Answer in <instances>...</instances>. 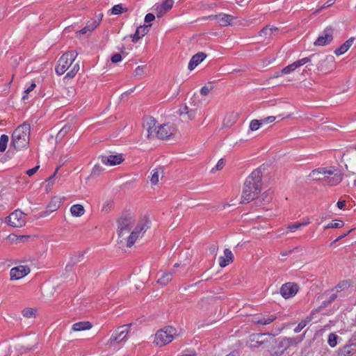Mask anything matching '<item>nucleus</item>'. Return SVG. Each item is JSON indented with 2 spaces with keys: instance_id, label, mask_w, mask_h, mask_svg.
Here are the masks:
<instances>
[{
  "instance_id": "60",
  "label": "nucleus",
  "mask_w": 356,
  "mask_h": 356,
  "mask_svg": "<svg viewBox=\"0 0 356 356\" xmlns=\"http://www.w3.org/2000/svg\"><path fill=\"white\" fill-rule=\"evenodd\" d=\"M154 19H155V16L154 14L147 13L145 17V22L146 23H149L151 22H152L153 20H154Z\"/></svg>"
},
{
  "instance_id": "9",
  "label": "nucleus",
  "mask_w": 356,
  "mask_h": 356,
  "mask_svg": "<svg viewBox=\"0 0 356 356\" xmlns=\"http://www.w3.org/2000/svg\"><path fill=\"white\" fill-rule=\"evenodd\" d=\"M334 29L331 27L325 29L321 35H320L314 42L315 46H325L330 44L333 40Z\"/></svg>"
},
{
  "instance_id": "23",
  "label": "nucleus",
  "mask_w": 356,
  "mask_h": 356,
  "mask_svg": "<svg viewBox=\"0 0 356 356\" xmlns=\"http://www.w3.org/2000/svg\"><path fill=\"white\" fill-rule=\"evenodd\" d=\"M355 41V38L351 37L347 40L343 44L334 50V54L337 56H340L346 53L349 48L353 45Z\"/></svg>"
},
{
  "instance_id": "28",
  "label": "nucleus",
  "mask_w": 356,
  "mask_h": 356,
  "mask_svg": "<svg viewBox=\"0 0 356 356\" xmlns=\"http://www.w3.org/2000/svg\"><path fill=\"white\" fill-rule=\"evenodd\" d=\"M70 212L73 216L80 217L84 214L85 209L81 204H74L70 208Z\"/></svg>"
},
{
  "instance_id": "7",
  "label": "nucleus",
  "mask_w": 356,
  "mask_h": 356,
  "mask_svg": "<svg viewBox=\"0 0 356 356\" xmlns=\"http://www.w3.org/2000/svg\"><path fill=\"white\" fill-rule=\"evenodd\" d=\"M6 222L14 227H22L26 224V215L19 210H15L7 218Z\"/></svg>"
},
{
  "instance_id": "20",
  "label": "nucleus",
  "mask_w": 356,
  "mask_h": 356,
  "mask_svg": "<svg viewBox=\"0 0 356 356\" xmlns=\"http://www.w3.org/2000/svg\"><path fill=\"white\" fill-rule=\"evenodd\" d=\"M234 259V256L232 251L226 248L224 250V256H221L219 257V265L222 268H225L229 264L232 263Z\"/></svg>"
},
{
  "instance_id": "35",
  "label": "nucleus",
  "mask_w": 356,
  "mask_h": 356,
  "mask_svg": "<svg viewBox=\"0 0 356 356\" xmlns=\"http://www.w3.org/2000/svg\"><path fill=\"white\" fill-rule=\"evenodd\" d=\"M344 226V222L341 220H334L332 222L327 224L325 227L324 229H337L341 228Z\"/></svg>"
},
{
  "instance_id": "42",
  "label": "nucleus",
  "mask_w": 356,
  "mask_h": 356,
  "mask_svg": "<svg viewBox=\"0 0 356 356\" xmlns=\"http://www.w3.org/2000/svg\"><path fill=\"white\" fill-rule=\"evenodd\" d=\"M339 337L334 333H330L328 335L327 343L331 347H335L337 344V339Z\"/></svg>"
},
{
  "instance_id": "12",
  "label": "nucleus",
  "mask_w": 356,
  "mask_h": 356,
  "mask_svg": "<svg viewBox=\"0 0 356 356\" xmlns=\"http://www.w3.org/2000/svg\"><path fill=\"white\" fill-rule=\"evenodd\" d=\"M30 273V268L27 266H18L11 268L10 276L11 280H19Z\"/></svg>"
},
{
  "instance_id": "26",
  "label": "nucleus",
  "mask_w": 356,
  "mask_h": 356,
  "mask_svg": "<svg viewBox=\"0 0 356 356\" xmlns=\"http://www.w3.org/2000/svg\"><path fill=\"white\" fill-rule=\"evenodd\" d=\"M92 327L89 321H81L72 325V330L75 332L90 330Z\"/></svg>"
},
{
  "instance_id": "36",
  "label": "nucleus",
  "mask_w": 356,
  "mask_h": 356,
  "mask_svg": "<svg viewBox=\"0 0 356 356\" xmlns=\"http://www.w3.org/2000/svg\"><path fill=\"white\" fill-rule=\"evenodd\" d=\"M79 64L78 63H74L71 70L66 74L65 79H72L75 76L76 73L79 71Z\"/></svg>"
},
{
  "instance_id": "37",
  "label": "nucleus",
  "mask_w": 356,
  "mask_h": 356,
  "mask_svg": "<svg viewBox=\"0 0 356 356\" xmlns=\"http://www.w3.org/2000/svg\"><path fill=\"white\" fill-rule=\"evenodd\" d=\"M140 236L137 233V232H135L134 230L130 234V235L129 236V237L127 238V246L129 248H131L134 244V243L136 242L137 238H138Z\"/></svg>"
},
{
  "instance_id": "41",
  "label": "nucleus",
  "mask_w": 356,
  "mask_h": 356,
  "mask_svg": "<svg viewBox=\"0 0 356 356\" xmlns=\"http://www.w3.org/2000/svg\"><path fill=\"white\" fill-rule=\"evenodd\" d=\"M298 67H299V66L298 65L297 62L295 61L293 63L284 67L282 70V73L284 74H290L291 72H293Z\"/></svg>"
},
{
  "instance_id": "44",
  "label": "nucleus",
  "mask_w": 356,
  "mask_h": 356,
  "mask_svg": "<svg viewBox=\"0 0 356 356\" xmlns=\"http://www.w3.org/2000/svg\"><path fill=\"white\" fill-rule=\"evenodd\" d=\"M83 255H84V254L83 252H78V253L74 254L70 258L71 264L72 265H75L77 263L81 261L83 258Z\"/></svg>"
},
{
  "instance_id": "53",
  "label": "nucleus",
  "mask_w": 356,
  "mask_h": 356,
  "mask_svg": "<svg viewBox=\"0 0 356 356\" xmlns=\"http://www.w3.org/2000/svg\"><path fill=\"white\" fill-rule=\"evenodd\" d=\"M224 165H225V161H224L223 159H220L218 161V163H217V164H216V167H215V168H213L211 170V172H214V171H215V170H221V169L223 168Z\"/></svg>"
},
{
  "instance_id": "13",
  "label": "nucleus",
  "mask_w": 356,
  "mask_h": 356,
  "mask_svg": "<svg viewBox=\"0 0 356 356\" xmlns=\"http://www.w3.org/2000/svg\"><path fill=\"white\" fill-rule=\"evenodd\" d=\"M99 159L101 160L102 163L106 165H118L124 161V157L122 154L109 156L101 155L99 156Z\"/></svg>"
},
{
  "instance_id": "27",
  "label": "nucleus",
  "mask_w": 356,
  "mask_h": 356,
  "mask_svg": "<svg viewBox=\"0 0 356 356\" xmlns=\"http://www.w3.org/2000/svg\"><path fill=\"white\" fill-rule=\"evenodd\" d=\"M174 274V270L164 273L163 275L159 279L158 282L163 286H165L169 282L172 280Z\"/></svg>"
},
{
  "instance_id": "19",
  "label": "nucleus",
  "mask_w": 356,
  "mask_h": 356,
  "mask_svg": "<svg viewBox=\"0 0 356 356\" xmlns=\"http://www.w3.org/2000/svg\"><path fill=\"white\" fill-rule=\"evenodd\" d=\"M207 57V55L203 52H198L193 55L191 58L188 68L189 70H194L202 61H203Z\"/></svg>"
},
{
  "instance_id": "11",
  "label": "nucleus",
  "mask_w": 356,
  "mask_h": 356,
  "mask_svg": "<svg viewBox=\"0 0 356 356\" xmlns=\"http://www.w3.org/2000/svg\"><path fill=\"white\" fill-rule=\"evenodd\" d=\"M175 131V127L173 124L167 123L160 125L156 131V136L160 139H167L173 135Z\"/></svg>"
},
{
  "instance_id": "5",
  "label": "nucleus",
  "mask_w": 356,
  "mask_h": 356,
  "mask_svg": "<svg viewBox=\"0 0 356 356\" xmlns=\"http://www.w3.org/2000/svg\"><path fill=\"white\" fill-rule=\"evenodd\" d=\"M135 218L130 214H123L118 220V234L119 236H122L129 232L135 224Z\"/></svg>"
},
{
  "instance_id": "56",
  "label": "nucleus",
  "mask_w": 356,
  "mask_h": 356,
  "mask_svg": "<svg viewBox=\"0 0 356 356\" xmlns=\"http://www.w3.org/2000/svg\"><path fill=\"white\" fill-rule=\"evenodd\" d=\"M111 61L114 63H118L122 60V56L120 54H115L111 56Z\"/></svg>"
},
{
  "instance_id": "45",
  "label": "nucleus",
  "mask_w": 356,
  "mask_h": 356,
  "mask_svg": "<svg viewBox=\"0 0 356 356\" xmlns=\"http://www.w3.org/2000/svg\"><path fill=\"white\" fill-rule=\"evenodd\" d=\"M262 124L261 120H252L250 123L249 128L251 131H257Z\"/></svg>"
},
{
  "instance_id": "24",
  "label": "nucleus",
  "mask_w": 356,
  "mask_h": 356,
  "mask_svg": "<svg viewBox=\"0 0 356 356\" xmlns=\"http://www.w3.org/2000/svg\"><path fill=\"white\" fill-rule=\"evenodd\" d=\"M326 173L325 168H319L317 169H315L312 170L310 174L309 177L313 179L314 180H319L323 181V177L324 176V174ZM332 175V172H327V175Z\"/></svg>"
},
{
  "instance_id": "47",
  "label": "nucleus",
  "mask_w": 356,
  "mask_h": 356,
  "mask_svg": "<svg viewBox=\"0 0 356 356\" xmlns=\"http://www.w3.org/2000/svg\"><path fill=\"white\" fill-rule=\"evenodd\" d=\"M35 311L32 308H26L22 311V314L26 318H31L35 316Z\"/></svg>"
},
{
  "instance_id": "30",
  "label": "nucleus",
  "mask_w": 356,
  "mask_h": 356,
  "mask_svg": "<svg viewBox=\"0 0 356 356\" xmlns=\"http://www.w3.org/2000/svg\"><path fill=\"white\" fill-rule=\"evenodd\" d=\"M349 287L350 283L346 280H343L340 282L335 287L332 288L330 292L335 291L338 293L343 290L348 289Z\"/></svg>"
},
{
  "instance_id": "54",
  "label": "nucleus",
  "mask_w": 356,
  "mask_h": 356,
  "mask_svg": "<svg viewBox=\"0 0 356 356\" xmlns=\"http://www.w3.org/2000/svg\"><path fill=\"white\" fill-rule=\"evenodd\" d=\"M156 10L158 17H161L167 12L166 10H164L161 4L156 6Z\"/></svg>"
},
{
  "instance_id": "48",
  "label": "nucleus",
  "mask_w": 356,
  "mask_h": 356,
  "mask_svg": "<svg viewBox=\"0 0 356 356\" xmlns=\"http://www.w3.org/2000/svg\"><path fill=\"white\" fill-rule=\"evenodd\" d=\"M196 352L194 349H186L183 350L179 355L177 356H195Z\"/></svg>"
},
{
  "instance_id": "58",
  "label": "nucleus",
  "mask_w": 356,
  "mask_h": 356,
  "mask_svg": "<svg viewBox=\"0 0 356 356\" xmlns=\"http://www.w3.org/2000/svg\"><path fill=\"white\" fill-rule=\"evenodd\" d=\"M40 168V165H36L34 168L29 169L26 171V175L29 177L33 175Z\"/></svg>"
},
{
  "instance_id": "62",
  "label": "nucleus",
  "mask_w": 356,
  "mask_h": 356,
  "mask_svg": "<svg viewBox=\"0 0 356 356\" xmlns=\"http://www.w3.org/2000/svg\"><path fill=\"white\" fill-rule=\"evenodd\" d=\"M197 109H191L188 111V117L190 120H193L195 118Z\"/></svg>"
},
{
  "instance_id": "1",
  "label": "nucleus",
  "mask_w": 356,
  "mask_h": 356,
  "mask_svg": "<svg viewBox=\"0 0 356 356\" xmlns=\"http://www.w3.org/2000/svg\"><path fill=\"white\" fill-rule=\"evenodd\" d=\"M262 176L261 170L259 168L246 178L242 191L241 204L248 203L258 197L261 191Z\"/></svg>"
},
{
  "instance_id": "38",
  "label": "nucleus",
  "mask_w": 356,
  "mask_h": 356,
  "mask_svg": "<svg viewBox=\"0 0 356 356\" xmlns=\"http://www.w3.org/2000/svg\"><path fill=\"white\" fill-rule=\"evenodd\" d=\"M104 170V168L100 164L97 163V164L95 165V166L92 168V169L91 170L90 177H97Z\"/></svg>"
},
{
  "instance_id": "8",
  "label": "nucleus",
  "mask_w": 356,
  "mask_h": 356,
  "mask_svg": "<svg viewBox=\"0 0 356 356\" xmlns=\"http://www.w3.org/2000/svg\"><path fill=\"white\" fill-rule=\"evenodd\" d=\"M131 325V324H127L118 327L113 332L112 337L110 339V343L111 344L115 342L119 343L127 339Z\"/></svg>"
},
{
  "instance_id": "40",
  "label": "nucleus",
  "mask_w": 356,
  "mask_h": 356,
  "mask_svg": "<svg viewBox=\"0 0 356 356\" xmlns=\"http://www.w3.org/2000/svg\"><path fill=\"white\" fill-rule=\"evenodd\" d=\"M9 138L7 135L3 134L0 137V152H3L7 147Z\"/></svg>"
},
{
  "instance_id": "33",
  "label": "nucleus",
  "mask_w": 356,
  "mask_h": 356,
  "mask_svg": "<svg viewBox=\"0 0 356 356\" xmlns=\"http://www.w3.org/2000/svg\"><path fill=\"white\" fill-rule=\"evenodd\" d=\"M127 10H128L127 8L123 7L122 4H117V5H115L109 10V12H110L111 15H120L122 13H126V12H127Z\"/></svg>"
},
{
  "instance_id": "4",
  "label": "nucleus",
  "mask_w": 356,
  "mask_h": 356,
  "mask_svg": "<svg viewBox=\"0 0 356 356\" xmlns=\"http://www.w3.org/2000/svg\"><path fill=\"white\" fill-rule=\"evenodd\" d=\"M78 53L71 51L63 54L57 62L55 70L57 74H63L73 64Z\"/></svg>"
},
{
  "instance_id": "63",
  "label": "nucleus",
  "mask_w": 356,
  "mask_h": 356,
  "mask_svg": "<svg viewBox=\"0 0 356 356\" xmlns=\"http://www.w3.org/2000/svg\"><path fill=\"white\" fill-rule=\"evenodd\" d=\"M189 110L190 109L188 108V107L187 106H181L179 108V113H180L181 115H184V114L188 115V113Z\"/></svg>"
},
{
  "instance_id": "18",
  "label": "nucleus",
  "mask_w": 356,
  "mask_h": 356,
  "mask_svg": "<svg viewBox=\"0 0 356 356\" xmlns=\"http://www.w3.org/2000/svg\"><path fill=\"white\" fill-rule=\"evenodd\" d=\"M150 227V220L148 217L145 216L139 221L138 225L135 227L134 231L140 236H143V234Z\"/></svg>"
},
{
  "instance_id": "50",
  "label": "nucleus",
  "mask_w": 356,
  "mask_h": 356,
  "mask_svg": "<svg viewBox=\"0 0 356 356\" xmlns=\"http://www.w3.org/2000/svg\"><path fill=\"white\" fill-rule=\"evenodd\" d=\"M262 200L266 203V202H269L271 200V192L270 190L264 192L262 195Z\"/></svg>"
},
{
  "instance_id": "51",
  "label": "nucleus",
  "mask_w": 356,
  "mask_h": 356,
  "mask_svg": "<svg viewBox=\"0 0 356 356\" xmlns=\"http://www.w3.org/2000/svg\"><path fill=\"white\" fill-rule=\"evenodd\" d=\"M112 206H113L112 201L106 202L102 207V211H104V213H108L111 211Z\"/></svg>"
},
{
  "instance_id": "32",
  "label": "nucleus",
  "mask_w": 356,
  "mask_h": 356,
  "mask_svg": "<svg viewBox=\"0 0 356 356\" xmlns=\"http://www.w3.org/2000/svg\"><path fill=\"white\" fill-rule=\"evenodd\" d=\"M147 131H148V137L154 136V134H156L157 127H156V121L153 118L149 119V122H147Z\"/></svg>"
},
{
  "instance_id": "57",
  "label": "nucleus",
  "mask_w": 356,
  "mask_h": 356,
  "mask_svg": "<svg viewBox=\"0 0 356 356\" xmlns=\"http://www.w3.org/2000/svg\"><path fill=\"white\" fill-rule=\"evenodd\" d=\"M211 90L212 87L209 88L207 86H203L200 90V94L203 96H207Z\"/></svg>"
},
{
  "instance_id": "21",
  "label": "nucleus",
  "mask_w": 356,
  "mask_h": 356,
  "mask_svg": "<svg viewBox=\"0 0 356 356\" xmlns=\"http://www.w3.org/2000/svg\"><path fill=\"white\" fill-rule=\"evenodd\" d=\"M356 352V343L346 345L340 348L337 356H351Z\"/></svg>"
},
{
  "instance_id": "61",
  "label": "nucleus",
  "mask_w": 356,
  "mask_h": 356,
  "mask_svg": "<svg viewBox=\"0 0 356 356\" xmlns=\"http://www.w3.org/2000/svg\"><path fill=\"white\" fill-rule=\"evenodd\" d=\"M300 227H302V225H301V223L298 222V223H295L291 225H289L288 227V229L291 232H294L295 230H296Z\"/></svg>"
},
{
  "instance_id": "17",
  "label": "nucleus",
  "mask_w": 356,
  "mask_h": 356,
  "mask_svg": "<svg viewBox=\"0 0 356 356\" xmlns=\"http://www.w3.org/2000/svg\"><path fill=\"white\" fill-rule=\"evenodd\" d=\"M151 26V24L149 25H143L138 26L134 34L131 35L130 38L133 42H137L140 38L145 36L149 31V27Z\"/></svg>"
},
{
  "instance_id": "15",
  "label": "nucleus",
  "mask_w": 356,
  "mask_h": 356,
  "mask_svg": "<svg viewBox=\"0 0 356 356\" xmlns=\"http://www.w3.org/2000/svg\"><path fill=\"white\" fill-rule=\"evenodd\" d=\"M277 318L274 314H266L262 316H255L252 318V323L257 325H266L273 322Z\"/></svg>"
},
{
  "instance_id": "16",
  "label": "nucleus",
  "mask_w": 356,
  "mask_h": 356,
  "mask_svg": "<svg viewBox=\"0 0 356 356\" xmlns=\"http://www.w3.org/2000/svg\"><path fill=\"white\" fill-rule=\"evenodd\" d=\"M334 65V57L328 55L324 59L320 60L317 65L318 69L321 71L327 72L330 70Z\"/></svg>"
},
{
  "instance_id": "59",
  "label": "nucleus",
  "mask_w": 356,
  "mask_h": 356,
  "mask_svg": "<svg viewBox=\"0 0 356 356\" xmlns=\"http://www.w3.org/2000/svg\"><path fill=\"white\" fill-rule=\"evenodd\" d=\"M275 119H276V118L275 116H268V117L265 118L261 120V122L263 124H268V123L273 122Z\"/></svg>"
},
{
  "instance_id": "34",
  "label": "nucleus",
  "mask_w": 356,
  "mask_h": 356,
  "mask_svg": "<svg viewBox=\"0 0 356 356\" xmlns=\"http://www.w3.org/2000/svg\"><path fill=\"white\" fill-rule=\"evenodd\" d=\"M277 31V28L276 27H270L269 26H266L260 31L259 35L265 36L266 38L270 37L273 32Z\"/></svg>"
},
{
  "instance_id": "14",
  "label": "nucleus",
  "mask_w": 356,
  "mask_h": 356,
  "mask_svg": "<svg viewBox=\"0 0 356 356\" xmlns=\"http://www.w3.org/2000/svg\"><path fill=\"white\" fill-rule=\"evenodd\" d=\"M102 17H103V14L102 13H99L98 15H97L95 17V19H92L90 20H89L86 26H84L82 29H81L79 33L80 34H86L88 32H91L92 31H93L95 28L97 27V26L99 24V23L101 22L102 19Z\"/></svg>"
},
{
  "instance_id": "3",
  "label": "nucleus",
  "mask_w": 356,
  "mask_h": 356,
  "mask_svg": "<svg viewBox=\"0 0 356 356\" xmlns=\"http://www.w3.org/2000/svg\"><path fill=\"white\" fill-rule=\"evenodd\" d=\"M177 334V330L172 326H165L155 334L154 343L159 346L170 343Z\"/></svg>"
},
{
  "instance_id": "64",
  "label": "nucleus",
  "mask_w": 356,
  "mask_h": 356,
  "mask_svg": "<svg viewBox=\"0 0 356 356\" xmlns=\"http://www.w3.org/2000/svg\"><path fill=\"white\" fill-rule=\"evenodd\" d=\"M144 72V66H138L135 70L136 75H141Z\"/></svg>"
},
{
  "instance_id": "52",
  "label": "nucleus",
  "mask_w": 356,
  "mask_h": 356,
  "mask_svg": "<svg viewBox=\"0 0 356 356\" xmlns=\"http://www.w3.org/2000/svg\"><path fill=\"white\" fill-rule=\"evenodd\" d=\"M69 129H70V127L65 126V127H63L58 133L56 138H62L68 132Z\"/></svg>"
},
{
  "instance_id": "46",
  "label": "nucleus",
  "mask_w": 356,
  "mask_h": 356,
  "mask_svg": "<svg viewBox=\"0 0 356 356\" xmlns=\"http://www.w3.org/2000/svg\"><path fill=\"white\" fill-rule=\"evenodd\" d=\"M173 3V0H164L161 5L162 6V8H163L164 10L168 12L172 8Z\"/></svg>"
},
{
  "instance_id": "10",
  "label": "nucleus",
  "mask_w": 356,
  "mask_h": 356,
  "mask_svg": "<svg viewBox=\"0 0 356 356\" xmlns=\"http://www.w3.org/2000/svg\"><path fill=\"white\" fill-rule=\"evenodd\" d=\"M298 285L292 282L284 284L280 288V294L286 299L294 296L298 291Z\"/></svg>"
},
{
  "instance_id": "43",
  "label": "nucleus",
  "mask_w": 356,
  "mask_h": 356,
  "mask_svg": "<svg viewBox=\"0 0 356 356\" xmlns=\"http://www.w3.org/2000/svg\"><path fill=\"white\" fill-rule=\"evenodd\" d=\"M310 321L311 317H307L305 320L302 321L298 324V325L294 329V332L296 333L300 332L307 325V324L310 322Z\"/></svg>"
},
{
  "instance_id": "49",
  "label": "nucleus",
  "mask_w": 356,
  "mask_h": 356,
  "mask_svg": "<svg viewBox=\"0 0 356 356\" xmlns=\"http://www.w3.org/2000/svg\"><path fill=\"white\" fill-rule=\"evenodd\" d=\"M335 2V0H328L326 3H325L321 7H320L318 9H317L314 13H319L321 10L325 9V8H329L331 6H332Z\"/></svg>"
},
{
  "instance_id": "29",
  "label": "nucleus",
  "mask_w": 356,
  "mask_h": 356,
  "mask_svg": "<svg viewBox=\"0 0 356 356\" xmlns=\"http://www.w3.org/2000/svg\"><path fill=\"white\" fill-rule=\"evenodd\" d=\"M321 55L319 54H312L308 57L303 58L302 59L296 60L299 67L304 65L305 64L312 61L314 59H318Z\"/></svg>"
},
{
  "instance_id": "6",
  "label": "nucleus",
  "mask_w": 356,
  "mask_h": 356,
  "mask_svg": "<svg viewBox=\"0 0 356 356\" xmlns=\"http://www.w3.org/2000/svg\"><path fill=\"white\" fill-rule=\"evenodd\" d=\"M325 171L332 172V175H327V173L324 174L323 177V181L330 186H337L339 184L343 178V174L341 172V171L336 168L335 167L330 166L328 168H325Z\"/></svg>"
},
{
  "instance_id": "22",
  "label": "nucleus",
  "mask_w": 356,
  "mask_h": 356,
  "mask_svg": "<svg viewBox=\"0 0 356 356\" xmlns=\"http://www.w3.org/2000/svg\"><path fill=\"white\" fill-rule=\"evenodd\" d=\"M303 338H304L303 335L298 336V337H293V338H291V337L285 338L281 341L280 346L282 347H285V348H287L291 346H295V345L298 344L299 343H300L302 341Z\"/></svg>"
},
{
  "instance_id": "31",
  "label": "nucleus",
  "mask_w": 356,
  "mask_h": 356,
  "mask_svg": "<svg viewBox=\"0 0 356 356\" xmlns=\"http://www.w3.org/2000/svg\"><path fill=\"white\" fill-rule=\"evenodd\" d=\"M263 334H254L250 335V340L252 343L251 346L253 348H257L261 346L263 343L262 341H260V338L263 336Z\"/></svg>"
},
{
  "instance_id": "39",
  "label": "nucleus",
  "mask_w": 356,
  "mask_h": 356,
  "mask_svg": "<svg viewBox=\"0 0 356 356\" xmlns=\"http://www.w3.org/2000/svg\"><path fill=\"white\" fill-rule=\"evenodd\" d=\"M160 172H163V170L161 168H156L152 170V175L150 179L152 184L156 185L158 184Z\"/></svg>"
},
{
  "instance_id": "2",
  "label": "nucleus",
  "mask_w": 356,
  "mask_h": 356,
  "mask_svg": "<svg viewBox=\"0 0 356 356\" xmlns=\"http://www.w3.org/2000/svg\"><path fill=\"white\" fill-rule=\"evenodd\" d=\"M30 124L24 123L18 126L12 134L11 143L16 149L26 148L29 144Z\"/></svg>"
},
{
  "instance_id": "25",
  "label": "nucleus",
  "mask_w": 356,
  "mask_h": 356,
  "mask_svg": "<svg viewBox=\"0 0 356 356\" xmlns=\"http://www.w3.org/2000/svg\"><path fill=\"white\" fill-rule=\"evenodd\" d=\"M216 19L220 26H227L234 19V17L230 15L220 13L216 15Z\"/></svg>"
},
{
  "instance_id": "55",
  "label": "nucleus",
  "mask_w": 356,
  "mask_h": 356,
  "mask_svg": "<svg viewBox=\"0 0 356 356\" xmlns=\"http://www.w3.org/2000/svg\"><path fill=\"white\" fill-rule=\"evenodd\" d=\"M35 88V84L34 83H32L31 86L25 90L24 93L25 95L22 97V99H26L28 97V94L33 91L34 88Z\"/></svg>"
}]
</instances>
